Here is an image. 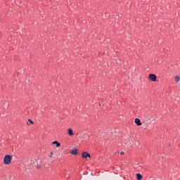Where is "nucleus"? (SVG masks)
Segmentation results:
<instances>
[{
  "label": "nucleus",
  "instance_id": "nucleus-1",
  "mask_svg": "<svg viewBox=\"0 0 180 180\" xmlns=\"http://www.w3.org/2000/svg\"><path fill=\"white\" fill-rule=\"evenodd\" d=\"M12 161V157L9 155H7L4 157V162L6 165H9Z\"/></svg>",
  "mask_w": 180,
  "mask_h": 180
},
{
  "label": "nucleus",
  "instance_id": "nucleus-2",
  "mask_svg": "<svg viewBox=\"0 0 180 180\" xmlns=\"http://www.w3.org/2000/svg\"><path fill=\"white\" fill-rule=\"evenodd\" d=\"M149 79L151 80L152 82H155L157 81V76L154 74H150Z\"/></svg>",
  "mask_w": 180,
  "mask_h": 180
},
{
  "label": "nucleus",
  "instance_id": "nucleus-3",
  "mask_svg": "<svg viewBox=\"0 0 180 180\" xmlns=\"http://www.w3.org/2000/svg\"><path fill=\"white\" fill-rule=\"evenodd\" d=\"M82 158L86 159L87 158H91V155L88 152H84L82 154Z\"/></svg>",
  "mask_w": 180,
  "mask_h": 180
},
{
  "label": "nucleus",
  "instance_id": "nucleus-4",
  "mask_svg": "<svg viewBox=\"0 0 180 180\" xmlns=\"http://www.w3.org/2000/svg\"><path fill=\"white\" fill-rule=\"evenodd\" d=\"M68 136H70V137L74 136V131L71 128H69L68 129Z\"/></svg>",
  "mask_w": 180,
  "mask_h": 180
},
{
  "label": "nucleus",
  "instance_id": "nucleus-5",
  "mask_svg": "<svg viewBox=\"0 0 180 180\" xmlns=\"http://www.w3.org/2000/svg\"><path fill=\"white\" fill-rule=\"evenodd\" d=\"M135 123L137 126H141V121L139 118L135 119Z\"/></svg>",
  "mask_w": 180,
  "mask_h": 180
},
{
  "label": "nucleus",
  "instance_id": "nucleus-6",
  "mask_svg": "<svg viewBox=\"0 0 180 180\" xmlns=\"http://www.w3.org/2000/svg\"><path fill=\"white\" fill-rule=\"evenodd\" d=\"M71 154H72V155H77L78 154V150L77 149H73L71 150Z\"/></svg>",
  "mask_w": 180,
  "mask_h": 180
},
{
  "label": "nucleus",
  "instance_id": "nucleus-7",
  "mask_svg": "<svg viewBox=\"0 0 180 180\" xmlns=\"http://www.w3.org/2000/svg\"><path fill=\"white\" fill-rule=\"evenodd\" d=\"M52 144H56V147H60V146H61V143H58L57 141H53Z\"/></svg>",
  "mask_w": 180,
  "mask_h": 180
},
{
  "label": "nucleus",
  "instance_id": "nucleus-8",
  "mask_svg": "<svg viewBox=\"0 0 180 180\" xmlns=\"http://www.w3.org/2000/svg\"><path fill=\"white\" fill-rule=\"evenodd\" d=\"M143 179V176H141L140 174H136V179L141 180Z\"/></svg>",
  "mask_w": 180,
  "mask_h": 180
},
{
  "label": "nucleus",
  "instance_id": "nucleus-9",
  "mask_svg": "<svg viewBox=\"0 0 180 180\" xmlns=\"http://www.w3.org/2000/svg\"><path fill=\"white\" fill-rule=\"evenodd\" d=\"M174 79H175L176 82H179V81H180V77H179V76H176V77H174Z\"/></svg>",
  "mask_w": 180,
  "mask_h": 180
},
{
  "label": "nucleus",
  "instance_id": "nucleus-10",
  "mask_svg": "<svg viewBox=\"0 0 180 180\" xmlns=\"http://www.w3.org/2000/svg\"><path fill=\"white\" fill-rule=\"evenodd\" d=\"M28 122L30 123V124H34V122L31 119H29Z\"/></svg>",
  "mask_w": 180,
  "mask_h": 180
},
{
  "label": "nucleus",
  "instance_id": "nucleus-11",
  "mask_svg": "<svg viewBox=\"0 0 180 180\" xmlns=\"http://www.w3.org/2000/svg\"><path fill=\"white\" fill-rule=\"evenodd\" d=\"M53 157V152L51 153V155H49V158H51Z\"/></svg>",
  "mask_w": 180,
  "mask_h": 180
},
{
  "label": "nucleus",
  "instance_id": "nucleus-12",
  "mask_svg": "<svg viewBox=\"0 0 180 180\" xmlns=\"http://www.w3.org/2000/svg\"><path fill=\"white\" fill-rule=\"evenodd\" d=\"M124 154V152H121V155H123Z\"/></svg>",
  "mask_w": 180,
  "mask_h": 180
},
{
  "label": "nucleus",
  "instance_id": "nucleus-13",
  "mask_svg": "<svg viewBox=\"0 0 180 180\" xmlns=\"http://www.w3.org/2000/svg\"><path fill=\"white\" fill-rule=\"evenodd\" d=\"M27 126H30V123L27 122Z\"/></svg>",
  "mask_w": 180,
  "mask_h": 180
}]
</instances>
